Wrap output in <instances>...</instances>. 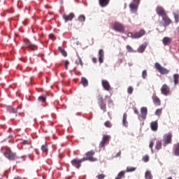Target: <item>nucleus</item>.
I'll use <instances>...</instances> for the list:
<instances>
[{
	"label": "nucleus",
	"mask_w": 179,
	"mask_h": 179,
	"mask_svg": "<svg viewBox=\"0 0 179 179\" xmlns=\"http://www.w3.org/2000/svg\"><path fill=\"white\" fill-rule=\"evenodd\" d=\"M126 48L128 51V52H135V51L134 50V49L132 48V47H131L129 45H127L126 46Z\"/></svg>",
	"instance_id": "nucleus-38"
},
{
	"label": "nucleus",
	"mask_w": 179,
	"mask_h": 179,
	"mask_svg": "<svg viewBox=\"0 0 179 179\" xmlns=\"http://www.w3.org/2000/svg\"><path fill=\"white\" fill-rule=\"evenodd\" d=\"M92 62H94V64H96V62H97V59L96 57H93Z\"/></svg>",
	"instance_id": "nucleus-49"
},
{
	"label": "nucleus",
	"mask_w": 179,
	"mask_h": 179,
	"mask_svg": "<svg viewBox=\"0 0 179 179\" xmlns=\"http://www.w3.org/2000/svg\"><path fill=\"white\" fill-rule=\"evenodd\" d=\"M161 92L164 96H169L170 94V87L167 84H164L161 87Z\"/></svg>",
	"instance_id": "nucleus-11"
},
{
	"label": "nucleus",
	"mask_w": 179,
	"mask_h": 179,
	"mask_svg": "<svg viewBox=\"0 0 179 179\" xmlns=\"http://www.w3.org/2000/svg\"><path fill=\"white\" fill-rule=\"evenodd\" d=\"M101 85L104 90H106V92H110V90H111V85H110V83L108 80H102Z\"/></svg>",
	"instance_id": "nucleus-13"
},
{
	"label": "nucleus",
	"mask_w": 179,
	"mask_h": 179,
	"mask_svg": "<svg viewBox=\"0 0 179 179\" xmlns=\"http://www.w3.org/2000/svg\"><path fill=\"white\" fill-rule=\"evenodd\" d=\"M104 178H106V175L103 173L96 176V179H104Z\"/></svg>",
	"instance_id": "nucleus-42"
},
{
	"label": "nucleus",
	"mask_w": 179,
	"mask_h": 179,
	"mask_svg": "<svg viewBox=\"0 0 179 179\" xmlns=\"http://www.w3.org/2000/svg\"><path fill=\"white\" fill-rule=\"evenodd\" d=\"M162 43L165 45H169V44L171 43V38L164 37L162 40Z\"/></svg>",
	"instance_id": "nucleus-23"
},
{
	"label": "nucleus",
	"mask_w": 179,
	"mask_h": 179,
	"mask_svg": "<svg viewBox=\"0 0 179 179\" xmlns=\"http://www.w3.org/2000/svg\"><path fill=\"white\" fill-rule=\"evenodd\" d=\"M134 113L135 114L139 115V111L136 108H134Z\"/></svg>",
	"instance_id": "nucleus-50"
},
{
	"label": "nucleus",
	"mask_w": 179,
	"mask_h": 179,
	"mask_svg": "<svg viewBox=\"0 0 179 179\" xmlns=\"http://www.w3.org/2000/svg\"><path fill=\"white\" fill-rule=\"evenodd\" d=\"M0 179H2V178H0Z\"/></svg>",
	"instance_id": "nucleus-56"
},
{
	"label": "nucleus",
	"mask_w": 179,
	"mask_h": 179,
	"mask_svg": "<svg viewBox=\"0 0 179 179\" xmlns=\"http://www.w3.org/2000/svg\"><path fill=\"white\" fill-rule=\"evenodd\" d=\"M29 143V141L25 140L23 141V145H27Z\"/></svg>",
	"instance_id": "nucleus-51"
},
{
	"label": "nucleus",
	"mask_w": 179,
	"mask_h": 179,
	"mask_svg": "<svg viewBox=\"0 0 179 179\" xmlns=\"http://www.w3.org/2000/svg\"><path fill=\"white\" fill-rule=\"evenodd\" d=\"M136 170V167L127 166L126 171H124V174H125V173H134V171H135Z\"/></svg>",
	"instance_id": "nucleus-22"
},
{
	"label": "nucleus",
	"mask_w": 179,
	"mask_h": 179,
	"mask_svg": "<svg viewBox=\"0 0 179 179\" xmlns=\"http://www.w3.org/2000/svg\"><path fill=\"white\" fill-rule=\"evenodd\" d=\"M83 162H85V159H83V158L81 159H74L71 160V163L72 166L76 167V169H80V166H82V163H83Z\"/></svg>",
	"instance_id": "nucleus-10"
},
{
	"label": "nucleus",
	"mask_w": 179,
	"mask_h": 179,
	"mask_svg": "<svg viewBox=\"0 0 179 179\" xmlns=\"http://www.w3.org/2000/svg\"><path fill=\"white\" fill-rule=\"evenodd\" d=\"M150 128L152 131H157V129L159 128V124L157 123V120L152 122L150 123Z\"/></svg>",
	"instance_id": "nucleus-18"
},
{
	"label": "nucleus",
	"mask_w": 179,
	"mask_h": 179,
	"mask_svg": "<svg viewBox=\"0 0 179 179\" xmlns=\"http://www.w3.org/2000/svg\"><path fill=\"white\" fill-rule=\"evenodd\" d=\"M154 145H155V143H153V141H151L150 143V148L151 149V150L152 151H153V146H154Z\"/></svg>",
	"instance_id": "nucleus-46"
},
{
	"label": "nucleus",
	"mask_w": 179,
	"mask_h": 179,
	"mask_svg": "<svg viewBox=\"0 0 179 179\" xmlns=\"http://www.w3.org/2000/svg\"><path fill=\"white\" fill-rule=\"evenodd\" d=\"M175 155L179 156V143H178L176 145V148L175 150Z\"/></svg>",
	"instance_id": "nucleus-41"
},
{
	"label": "nucleus",
	"mask_w": 179,
	"mask_h": 179,
	"mask_svg": "<svg viewBox=\"0 0 179 179\" xmlns=\"http://www.w3.org/2000/svg\"><path fill=\"white\" fill-rule=\"evenodd\" d=\"M152 100L155 106H160L162 104L160 99H159V97H157L156 95L152 96Z\"/></svg>",
	"instance_id": "nucleus-19"
},
{
	"label": "nucleus",
	"mask_w": 179,
	"mask_h": 179,
	"mask_svg": "<svg viewBox=\"0 0 179 179\" xmlns=\"http://www.w3.org/2000/svg\"><path fill=\"white\" fill-rule=\"evenodd\" d=\"M6 12L7 13H12V10H7Z\"/></svg>",
	"instance_id": "nucleus-52"
},
{
	"label": "nucleus",
	"mask_w": 179,
	"mask_h": 179,
	"mask_svg": "<svg viewBox=\"0 0 179 179\" xmlns=\"http://www.w3.org/2000/svg\"><path fill=\"white\" fill-rule=\"evenodd\" d=\"M78 59L76 60V65H80V66H83V62L82 61V58L79 55H78Z\"/></svg>",
	"instance_id": "nucleus-29"
},
{
	"label": "nucleus",
	"mask_w": 179,
	"mask_h": 179,
	"mask_svg": "<svg viewBox=\"0 0 179 179\" xmlns=\"http://www.w3.org/2000/svg\"><path fill=\"white\" fill-rule=\"evenodd\" d=\"M99 61L100 64H103L104 61V50H103V49H101L99 51Z\"/></svg>",
	"instance_id": "nucleus-17"
},
{
	"label": "nucleus",
	"mask_w": 179,
	"mask_h": 179,
	"mask_svg": "<svg viewBox=\"0 0 179 179\" xmlns=\"http://www.w3.org/2000/svg\"><path fill=\"white\" fill-rule=\"evenodd\" d=\"M113 29L115 30V31H118L119 33H124L125 28L124 27V25L120 22H115L113 26Z\"/></svg>",
	"instance_id": "nucleus-6"
},
{
	"label": "nucleus",
	"mask_w": 179,
	"mask_h": 179,
	"mask_svg": "<svg viewBox=\"0 0 179 179\" xmlns=\"http://www.w3.org/2000/svg\"><path fill=\"white\" fill-rule=\"evenodd\" d=\"M99 2L100 6L104 8L105 6H107V5H108V3H110V0H99Z\"/></svg>",
	"instance_id": "nucleus-21"
},
{
	"label": "nucleus",
	"mask_w": 179,
	"mask_h": 179,
	"mask_svg": "<svg viewBox=\"0 0 179 179\" xmlns=\"http://www.w3.org/2000/svg\"><path fill=\"white\" fill-rule=\"evenodd\" d=\"M141 117L143 120H146V116L148 115V108L145 107H143L141 109Z\"/></svg>",
	"instance_id": "nucleus-15"
},
{
	"label": "nucleus",
	"mask_w": 179,
	"mask_h": 179,
	"mask_svg": "<svg viewBox=\"0 0 179 179\" xmlns=\"http://www.w3.org/2000/svg\"><path fill=\"white\" fill-rule=\"evenodd\" d=\"M173 82L174 85H177L179 83V74H174L173 75Z\"/></svg>",
	"instance_id": "nucleus-26"
},
{
	"label": "nucleus",
	"mask_w": 179,
	"mask_h": 179,
	"mask_svg": "<svg viewBox=\"0 0 179 179\" xmlns=\"http://www.w3.org/2000/svg\"><path fill=\"white\" fill-rule=\"evenodd\" d=\"M173 15H174L176 23H178V22H179V13H174Z\"/></svg>",
	"instance_id": "nucleus-35"
},
{
	"label": "nucleus",
	"mask_w": 179,
	"mask_h": 179,
	"mask_svg": "<svg viewBox=\"0 0 179 179\" xmlns=\"http://www.w3.org/2000/svg\"><path fill=\"white\" fill-rule=\"evenodd\" d=\"M143 161L145 162V163H148V162H149V155H145L143 157Z\"/></svg>",
	"instance_id": "nucleus-43"
},
{
	"label": "nucleus",
	"mask_w": 179,
	"mask_h": 179,
	"mask_svg": "<svg viewBox=\"0 0 179 179\" xmlns=\"http://www.w3.org/2000/svg\"><path fill=\"white\" fill-rule=\"evenodd\" d=\"M59 50L63 57H66V55H68L64 49H62V48L59 47Z\"/></svg>",
	"instance_id": "nucleus-32"
},
{
	"label": "nucleus",
	"mask_w": 179,
	"mask_h": 179,
	"mask_svg": "<svg viewBox=\"0 0 179 179\" xmlns=\"http://www.w3.org/2000/svg\"><path fill=\"white\" fill-rule=\"evenodd\" d=\"M145 179H152V173H150V171H147L145 172Z\"/></svg>",
	"instance_id": "nucleus-31"
},
{
	"label": "nucleus",
	"mask_w": 179,
	"mask_h": 179,
	"mask_svg": "<svg viewBox=\"0 0 179 179\" xmlns=\"http://www.w3.org/2000/svg\"><path fill=\"white\" fill-rule=\"evenodd\" d=\"M155 68L158 71L161 75H168L170 73V70L163 67L160 63L156 62L155 64Z\"/></svg>",
	"instance_id": "nucleus-3"
},
{
	"label": "nucleus",
	"mask_w": 179,
	"mask_h": 179,
	"mask_svg": "<svg viewBox=\"0 0 179 179\" xmlns=\"http://www.w3.org/2000/svg\"><path fill=\"white\" fill-rule=\"evenodd\" d=\"M146 50V45H141L139 48V52H143Z\"/></svg>",
	"instance_id": "nucleus-36"
},
{
	"label": "nucleus",
	"mask_w": 179,
	"mask_h": 179,
	"mask_svg": "<svg viewBox=\"0 0 179 179\" xmlns=\"http://www.w3.org/2000/svg\"><path fill=\"white\" fill-rule=\"evenodd\" d=\"M3 155L8 160H15L16 159V153L12 152L10 150H6Z\"/></svg>",
	"instance_id": "nucleus-8"
},
{
	"label": "nucleus",
	"mask_w": 179,
	"mask_h": 179,
	"mask_svg": "<svg viewBox=\"0 0 179 179\" xmlns=\"http://www.w3.org/2000/svg\"><path fill=\"white\" fill-rule=\"evenodd\" d=\"M13 113H17V109H13Z\"/></svg>",
	"instance_id": "nucleus-53"
},
{
	"label": "nucleus",
	"mask_w": 179,
	"mask_h": 179,
	"mask_svg": "<svg viewBox=\"0 0 179 179\" xmlns=\"http://www.w3.org/2000/svg\"><path fill=\"white\" fill-rule=\"evenodd\" d=\"M95 153L93 150L88 151L85 154L86 157H83V160H84V162H86V160H89V162H97V158L93 157Z\"/></svg>",
	"instance_id": "nucleus-4"
},
{
	"label": "nucleus",
	"mask_w": 179,
	"mask_h": 179,
	"mask_svg": "<svg viewBox=\"0 0 179 179\" xmlns=\"http://www.w3.org/2000/svg\"><path fill=\"white\" fill-rule=\"evenodd\" d=\"M75 17V14L73 13H71L69 15H64L63 18L65 20V22H69L72 20Z\"/></svg>",
	"instance_id": "nucleus-16"
},
{
	"label": "nucleus",
	"mask_w": 179,
	"mask_h": 179,
	"mask_svg": "<svg viewBox=\"0 0 179 179\" xmlns=\"http://www.w3.org/2000/svg\"><path fill=\"white\" fill-rule=\"evenodd\" d=\"M81 83L84 87H86L89 85V81L85 77L81 78Z\"/></svg>",
	"instance_id": "nucleus-24"
},
{
	"label": "nucleus",
	"mask_w": 179,
	"mask_h": 179,
	"mask_svg": "<svg viewBox=\"0 0 179 179\" xmlns=\"http://www.w3.org/2000/svg\"><path fill=\"white\" fill-rule=\"evenodd\" d=\"M125 178V171H120L115 179Z\"/></svg>",
	"instance_id": "nucleus-27"
},
{
	"label": "nucleus",
	"mask_w": 179,
	"mask_h": 179,
	"mask_svg": "<svg viewBox=\"0 0 179 179\" xmlns=\"http://www.w3.org/2000/svg\"><path fill=\"white\" fill-rule=\"evenodd\" d=\"M105 127H106V128H111V127H113V124H111V122L110 121H106L104 123Z\"/></svg>",
	"instance_id": "nucleus-37"
},
{
	"label": "nucleus",
	"mask_w": 179,
	"mask_h": 179,
	"mask_svg": "<svg viewBox=\"0 0 179 179\" xmlns=\"http://www.w3.org/2000/svg\"><path fill=\"white\" fill-rule=\"evenodd\" d=\"M113 157H121V151H119Z\"/></svg>",
	"instance_id": "nucleus-47"
},
{
	"label": "nucleus",
	"mask_w": 179,
	"mask_h": 179,
	"mask_svg": "<svg viewBox=\"0 0 179 179\" xmlns=\"http://www.w3.org/2000/svg\"><path fill=\"white\" fill-rule=\"evenodd\" d=\"M24 43L27 48H29V50H31L32 51H36V50H37V45L31 43V41L27 38H24Z\"/></svg>",
	"instance_id": "nucleus-7"
},
{
	"label": "nucleus",
	"mask_w": 179,
	"mask_h": 179,
	"mask_svg": "<svg viewBox=\"0 0 179 179\" xmlns=\"http://www.w3.org/2000/svg\"><path fill=\"white\" fill-rule=\"evenodd\" d=\"M14 179H22V178H20V177H17V178H15Z\"/></svg>",
	"instance_id": "nucleus-54"
},
{
	"label": "nucleus",
	"mask_w": 179,
	"mask_h": 179,
	"mask_svg": "<svg viewBox=\"0 0 179 179\" xmlns=\"http://www.w3.org/2000/svg\"><path fill=\"white\" fill-rule=\"evenodd\" d=\"M42 152H48V147L47 144H44L41 148Z\"/></svg>",
	"instance_id": "nucleus-34"
},
{
	"label": "nucleus",
	"mask_w": 179,
	"mask_h": 179,
	"mask_svg": "<svg viewBox=\"0 0 179 179\" xmlns=\"http://www.w3.org/2000/svg\"><path fill=\"white\" fill-rule=\"evenodd\" d=\"M140 2L141 0H133V2L129 4V7L131 13L138 12V6H139Z\"/></svg>",
	"instance_id": "nucleus-5"
},
{
	"label": "nucleus",
	"mask_w": 179,
	"mask_h": 179,
	"mask_svg": "<svg viewBox=\"0 0 179 179\" xmlns=\"http://www.w3.org/2000/svg\"><path fill=\"white\" fill-rule=\"evenodd\" d=\"M127 117H128V115H127V113L123 114L122 124L124 127H128V121H127Z\"/></svg>",
	"instance_id": "nucleus-25"
},
{
	"label": "nucleus",
	"mask_w": 179,
	"mask_h": 179,
	"mask_svg": "<svg viewBox=\"0 0 179 179\" xmlns=\"http://www.w3.org/2000/svg\"><path fill=\"white\" fill-rule=\"evenodd\" d=\"M78 21L80 22L81 23H85V20H86V16H85V15H80V16H78Z\"/></svg>",
	"instance_id": "nucleus-28"
},
{
	"label": "nucleus",
	"mask_w": 179,
	"mask_h": 179,
	"mask_svg": "<svg viewBox=\"0 0 179 179\" xmlns=\"http://www.w3.org/2000/svg\"><path fill=\"white\" fill-rule=\"evenodd\" d=\"M98 104L99 105V107L101 110H103V111H106L107 109V104L106 103V100H110V96H105V98L103 97L102 95H99L98 97Z\"/></svg>",
	"instance_id": "nucleus-1"
},
{
	"label": "nucleus",
	"mask_w": 179,
	"mask_h": 179,
	"mask_svg": "<svg viewBox=\"0 0 179 179\" xmlns=\"http://www.w3.org/2000/svg\"><path fill=\"white\" fill-rule=\"evenodd\" d=\"M178 31L179 32V27H178Z\"/></svg>",
	"instance_id": "nucleus-55"
},
{
	"label": "nucleus",
	"mask_w": 179,
	"mask_h": 179,
	"mask_svg": "<svg viewBox=\"0 0 179 179\" xmlns=\"http://www.w3.org/2000/svg\"><path fill=\"white\" fill-rule=\"evenodd\" d=\"M55 36H54V34H50L49 35V38H50V40H54V38H55Z\"/></svg>",
	"instance_id": "nucleus-48"
},
{
	"label": "nucleus",
	"mask_w": 179,
	"mask_h": 179,
	"mask_svg": "<svg viewBox=\"0 0 179 179\" xmlns=\"http://www.w3.org/2000/svg\"><path fill=\"white\" fill-rule=\"evenodd\" d=\"M110 139H111V136L108 135H104L102 138V140L99 143V148H104L106 145H108V143H110Z\"/></svg>",
	"instance_id": "nucleus-9"
},
{
	"label": "nucleus",
	"mask_w": 179,
	"mask_h": 179,
	"mask_svg": "<svg viewBox=\"0 0 179 179\" xmlns=\"http://www.w3.org/2000/svg\"><path fill=\"white\" fill-rule=\"evenodd\" d=\"M127 93L129 94H132V93H134V87L130 86L127 88Z\"/></svg>",
	"instance_id": "nucleus-40"
},
{
	"label": "nucleus",
	"mask_w": 179,
	"mask_h": 179,
	"mask_svg": "<svg viewBox=\"0 0 179 179\" xmlns=\"http://www.w3.org/2000/svg\"><path fill=\"white\" fill-rule=\"evenodd\" d=\"M145 34L146 31L144 29H141L139 31L131 34V37L133 38H141V37H143V36H145Z\"/></svg>",
	"instance_id": "nucleus-12"
},
{
	"label": "nucleus",
	"mask_w": 179,
	"mask_h": 179,
	"mask_svg": "<svg viewBox=\"0 0 179 179\" xmlns=\"http://www.w3.org/2000/svg\"><path fill=\"white\" fill-rule=\"evenodd\" d=\"M156 12L159 16H162V17L166 16L167 13H166V10L162 6H157L156 8Z\"/></svg>",
	"instance_id": "nucleus-14"
},
{
	"label": "nucleus",
	"mask_w": 179,
	"mask_h": 179,
	"mask_svg": "<svg viewBox=\"0 0 179 179\" xmlns=\"http://www.w3.org/2000/svg\"><path fill=\"white\" fill-rule=\"evenodd\" d=\"M162 109H157L155 112V115L160 116L162 115Z\"/></svg>",
	"instance_id": "nucleus-44"
},
{
	"label": "nucleus",
	"mask_w": 179,
	"mask_h": 179,
	"mask_svg": "<svg viewBox=\"0 0 179 179\" xmlns=\"http://www.w3.org/2000/svg\"><path fill=\"white\" fill-rule=\"evenodd\" d=\"M64 66H65L66 69H68V66H69V62L68 60H66L64 62Z\"/></svg>",
	"instance_id": "nucleus-45"
},
{
	"label": "nucleus",
	"mask_w": 179,
	"mask_h": 179,
	"mask_svg": "<svg viewBox=\"0 0 179 179\" xmlns=\"http://www.w3.org/2000/svg\"><path fill=\"white\" fill-rule=\"evenodd\" d=\"M148 77V71L146 70H143L142 72V78L143 79H146Z\"/></svg>",
	"instance_id": "nucleus-39"
},
{
	"label": "nucleus",
	"mask_w": 179,
	"mask_h": 179,
	"mask_svg": "<svg viewBox=\"0 0 179 179\" xmlns=\"http://www.w3.org/2000/svg\"><path fill=\"white\" fill-rule=\"evenodd\" d=\"M155 149H157V150H160V149H162V141H157Z\"/></svg>",
	"instance_id": "nucleus-30"
},
{
	"label": "nucleus",
	"mask_w": 179,
	"mask_h": 179,
	"mask_svg": "<svg viewBox=\"0 0 179 179\" xmlns=\"http://www.w3.org/2000/svg\"><path fill=\"white\" fill-rule=\"evenodd\" d=\"M38 100L41 103H45L47 99L44 96H38Z\"/></svg>",
	"instance_id": "nucleus-33"
},
{
	"label": "nucleus",
	"mask_w": 179,
	"mask_h": 179,
	"mask_svg": "<svg viewBox=\"0 0 179 179\" xmlns=\"http://www.w3.org/2000/svg\"><path fill=\"white\" fill-rule=\"evenodd\" d=\"M162 20L164 22L165 24H166V26H169V24H171V20H170L169 16H167V14L162 17Z\"/></svg>",
	"instance_id": "nucleus-20"
},
{
	"label": "nucleus",
	"mask_w": 179,
	"mask_h": 179,
	"mask_svg": "<svg viewBox=\"0 0 179 179\" xmlns=\"http://www.w3.org/2000/svg\"><path fill=\"white\" fill-rule=\"evenodd\" d=\"M173 134L171 132H169L168 134H166L163 136V146L166 147L167 145H170L173 143Z\"/></svg>",
	"instance_id": "nucleus-2"
}]
</instances>
